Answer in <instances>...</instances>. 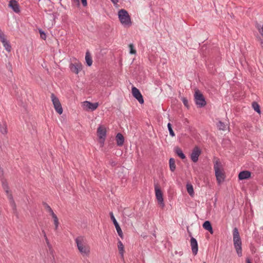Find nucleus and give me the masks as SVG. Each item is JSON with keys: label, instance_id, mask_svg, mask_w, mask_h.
<instances>
[{"label": "nucleus", "instance_id": "obj_1", "mask_svg": "<svg viewBox=\"0 0 263 263\" xmlns=\"http://www.w3.org/2000/svg\"><path fill=\"white\" fill-rule=\"evenodd\" d=\"M75 242L78 250L83 256H88L90 253V248L86 244L84 238L79 236L75 239Z\"/></svg>", "mask_w": 263, "mask_h": 263}, {"label": "nucleus", "instance_id": "obj_2", "mask_svg": "<svg viewBox=\"0 0 263 263\" xmlns=\"http://www.w3.org/2000/svg\"><path fill=\"white\" fill-rule=\"evenodd\" d=\"M233 240L234 242V247L236 250L238 256L239 257L242 256V242L238 230L236 227L234 228L233 230Z\"/></svg>", "mask_w": 263, "mask_h": 263}, {"label": "nucleus", "instance_id": "obj_3", "mask_svg": "<svg viewBox=\"0 0 263 263\" xmlns=\"http://www.w3.org/2000/svg\"><path fill=\"white\" fill-rule=\"evenodd\" d=\"M118 17L121 24L124 27H129L132 25L130 16L126 10H120L118 11Z\"/></svg>", "mask_w": 263, "mask_h": 263}, {"label": "nucleus", "instance_id": "obj_4", "mask_svg": "<svg viewBox=\"0 0 263 263\" xmlns=\"http://www.w3.org/2000/svg\"><path fill=\"white\" fill-rule=\"evenodd\" d=\"M221 163L219 161H216L214 164V168L215 171V176L217 182L219 184L223 181L225 179V175L221 169Z\"/></svg>", "mask_w": 263, "mask_h": 263}, {"label": "nucleus", "instance_id": "obj_5", "mask_svg": "<svg viewBox=\"0 0 263 263\" xmlns=\"http://www.w3.org/2000/svg\"><path fill=\"white\" fill-rule=\"evenodd\" d=\"M194 97L195 103L198 107L201 108L205 106L206 103L205 98L199 90L195 91Z\"/></svg>", "mask_w": 263, "mask_h": 263}, {"label": "nucleus", "instance_id": "obj_6", "mask_svg": "<svg viewBox=\"0 0 263 263\" xmlns=\"http://www.w3.org/2000/svg\"><path fill=\"white\" fill-rule=\"evenodd\" d=\"M155 191L156 199L158 204L163 208L164 207V200L163 198V193L161 189L159 187L157 184H155Z\"/></svg>", "mask_w": 263, "mask_h": 263}, {"label": "nucleus", "instance_id": "obj_7", "mask_svg": "<svg viewBox=\"0 0 263 263\" xmlns=\"http://www.w3.org/2000/svg\"><path fill=\"white\" fill-rule=\"evenodd\" d=\"M51 98L55 111L61 115L63 113V108L59 99L53 93H51Z\"/></svg>", "mask_w": 263, "mask_h": 263}, {"label": "nucleus", "instance_id": "obj_8", "mask_svg": "<svg viewBox=\"0 0 263 263\" xmlns=\"http://www.w3.org/2000/svg\"><path fill=\"white\" fill-rule=\"evenodd\" d=\"M0 41L3 43L4 47L8 52H10L11 46L9 42L6 39L5 35L0 29Z\"/></svg>", "mask_w": 263, "mask_h": 263}, {"label": "nucleus", "instance_id": "obj_9", "mask_svg": "<svg viewBox=\"0 0 263 263\" xmlns=\"http://www.w3.org/2000/svg\"><path fill=\"white\" fill-rule=\"evenodd\" d=\"M109 215L110 216V218H111V220L112 221L114 224L115 225V227L116 228V229L117 231V233H118L119 236L121 238H123V234L122 231L118 222L116 220V219L113 214V213L112 212H110Z\"/></svg>", "mask_w": 263, "mask_h": 263}, {"label": "nucleus", "instance_id": "obj_10", "mask_svg": "<svg viewBox=\"0 0 263 263\" xmlns=\"http://www.w3.org/2000/svg\"><path fill=\"white\" fill-rule=\"evenodd\" d=\"M132 91L133 96L138 101L140 104H143L144 103V100L143 96L139 90L135 87H133Z\"/></svg>", "mask_w": 263, "mask_h": 263}, {"label": "nucleus", "instance_id": "obj_11", "mask_svg": "<svg viewBox=\"0 0 263 263\" xmlns=\"http://www.w3.org/2000/svg\"><path fill=\"white\" fill-rule=\"evenodd\" d=\"M69 68L71 71L73 73L78 74L79 72L82 69V65L79 62L71 63L69 65Z\"/></svg>", "mask_w": 263, "mask_h": 263}, {"label": "nucleus", "instance_id": "obj_12", "mask_svg": "<svg viewBox=\"0 0 263 263\" xmlns=\"http://www.w3.org/2000/svg\"><path fill=\"white\" fill-rule=\"evenodd\" d=\"M83 106L86 110L93 111L97 108L99 106V103L98 102L91 103L86 101L83 102Z\"/></svg>", "mask_w": 263, "mask_h": 263}, {"label": "nucleus", "instance_id": "obj_13", "mask_svg": "<svg viewBox=\"0 0 263 263\" xmlns=\"http://www.w3.org/2000/svg\"><path fill=\"white\" fill-rule=\"evenodd\" d=\"M201 154V151L198 147H195L191 154V159L194 162L198 160V158Z\"/></svg>", "mask_w": 263, "mask_h": 263}, {"label": "nucleus", "instance_id": "obj_14", "mask_svg": "<svg viewBox=\"0 0 263 263\" xmlns=\"http://www.w3.org/2000/svg\"><path fill=\"white\" fill-rule=\"evenodd\" d=\"M191 246L193 255H197L198 251V243L196 239L193 237L191 238Z\"/></svg>", "mask_w": 263, "mask_h": 263}, {"label": "nucleus", "instance_id": "obj_15", "mask_svg": "<svg viewBox=\"0 0 263 263\" xmlns=\"http://www.w3.org/2000/svg\"><path fill=\"white\" fill-rule=\"evenodd\" d=\"M8 5L15 13L20 12V6L16 0H10Z\"/></svg>", "mask_w": 263, "mask_h": 263}, {"label": "nucleus", "instance_id": "obj_16", "mask_svg": "<svg viewBox=\"0 0 263 263\" xmlns=\"http://www.w3.org/2000/svg\"><path fill=\"white\" fill-rule=\"evenodd\" d=\"M97 133L99 139H103V141H105L106 136V130L105 128L99 126L97 129Z\"/></svg>", "mask_w": 263, "mask_h": 263}, {"label": "nucleus", "instance_id": "obj_17", "mask_svg": "<svg viewBox=\"0 0 263 263\" xmlns=\"http://www.w3.org/2000/svg\"><path fill=\"white\" fill-rule=\"evenodd\" d=\"M251 172L248 171H241L238 175V179L241 180L247 179L251 177Z\"/></svg>", "mask_w": 263, "mask_h": 263}, {"label": "nucleus", "instance_id": "obj_18", "mask_svg": "<svg viewBox=\"0 0 263 263\" xmlns=\"http://www.w3.org/2000/svg\"><path fill=\"white\" fill-rule=\"evenodd\" d=\"M116 141L117 145L122 146L124 142V138L121 133H118L116 136Z\"/></svg>", "mask_w": 263, "mask_h": 263}, {"label": "nucleus", "instance_id": "obj_19", "mask_svg": "<svg viewBox=\"0 0 263 263\" xmlns=\"http://www.w3.org/2000/svg\"><path fill=\"white\" fill-rule=\"evenodd\" d=\"M202 227L205 230L209 231L211 234L213 233V228L209 221H205L203 223Z\"/></svg>", "mask_w": 263, "mask_h": 263}, {"label": "nucleus", "instance_id": "obj_20", "mask_svg": "<svg viewBox=\"0 0 263 263\" xmlns=\"http://www.w3.org/2000/svg\"><path fill=\"white\" fill-rule=\"evenodd\" d=\"M118 248L121 256L123 257L124 253V245L122 241L119 239L118 241Z\"/></svg>", "mask_w": 263, "mask_h": 263}, {"label": "nucleus", "instance_id": "obj_21", "mask_svg": "<svg viewBox=\"0 0 263 263\" xmlns=\"http://www.w3.org/2000/svg\"><path fill=\"white\" fill-rule=\"evenodd\" d=\"M0 131L2 134H6L7 133V125L5 121L0 124Z\"/></svg>", "mask_w": 263, "mask_h": 263}, {"label": "nucleus", "instance_id": "obj_22", "mask_svg": "<svg viewBox=\"0 0 263 263\" xmlns=\"http://www.w3.org/2000/svg\"><path fill=\"white\" fill-rule=\"evenodd\" d=\"M85 61L87 65L88 66H90L92 64V60L91 57V55L89 51H87L85 55Z\"/></svg>", "mask_w": 263, "mask_h": 263}, {"label": "nucleus", "instance_id": "obj_23", "mask_svg": "<svg viewBox=\"0 0 263 263\" xmlns=\"http://www.w3.org/2000/svg\"><path fill=\"white\" fill-rule=\"evenodd\" d=\"M170 169L172 172H174L176 170V164L175 159L171 158L169 160Z\"/></svg>", "mask_w": 263, "mask_h": 263}, {"label": "nucleus", "instance_id": "obj_24", "mask_svg": "<svg viewBox=\"0 0 263 263\" xmlns=\"http://www.w3.org/2000/svg\"><path fill=\"white\" fill-rule=\"evenodd\" d=\"M175 153L182 159L185 158V156L183 154L182 151L179 147H177L175 149Z\"/></svg>", "mask_w": 263, "mask_h": 263}, {"label": "nucleus", "instance_id": "obj_25", "mask_svg": "<svg viewBox=\"0 0 263 263\" xmlns=\"http://www.w3.org/2000/svg\"><path fill=\"white\" fill-rule=\"evenodd\" d=\"M217 127L219 130H225L226 129V125L221 121H219L217 123Z\"/></svg>", "mask_w": 263, "mask_h": 263}, {"label": "nucleus", "instance_id": "obj_26", "mask_svg": "<svg viewBox=\"0 0 263 263\" xmlns=\"http://www.w3.org/2000/svg\"><path fill=\"white\" fill-rule=\"evenodd\" d=\"M186 190L190 195L192 196L194 195V189L191 184L187 183L186 184Z\"/></svg>", "mask_w": 263, "mask_h": 263}, {"label": "nucleus", "instance_id": "obj_27", "mask_svg": "<svg viewBox=\"0 0 263 263\" xmlns=\"http://www.w3.org/2000/svg\"><path fill=\"white\" fill-rule=\"evenodd\" d=\"M51 216L53 219L54 224L55 226V230H57L58 228L59 224V219L58 218V217L57 216V215L55 214L51 215Z\"/></svg>", "mask_w": 263, "mask_h": 263}, {"label": "nucleus", "instance_id": "obj_28", "mask_svg": "<svg viewBox=\"0 0 263 263\" xmlns=\"http://www.w3.org/2000/svg\"><path fill=\"white\" fill-rule=\"evenodd\" d=\"M43 205L44 206L47 211L49 212L51 215H52L54 214L51 207L47 203L44 202H43Z\"/></svg>", "mask_w": 263, "mask_h": 263}, {"label": "nucleus", "instance_id": "obj_29", "mask_svg": "<svg viewBox=\"0 0 263 263\" xmlns=\"http://www.w3.org/2000/svg\"><path fill=\"white\" fill-rule=\"evenodd\" d=\"M252 106L255 111L259 114L260 113V106L257 102H253L252 104Z\"/></svg>", "mask_w": 263, "mask_h": 263}, {"label": "nucleus", "instance_id": "obj_30", "mask_svg": "<svg viewBox=\"0 0 263 263\" xmlns=\"http://www.w3.org/2000/svg\"><path fill=\"white\" fill-rule=\"evenodd\" d=\"M167 126L170 136H171L172 137H174L175 136V134L172 129V124L170 123H168Z\"/></svg>", "mask_w": 263, "mask_h": 263}, {"label": "nucleus", "instance_id": "obj_31", "mask_svg": "<svg viewBox=\"0 0 263 263\" xmlns=\"http://www.w3.org/2000/svg\"><path fill=\"white\" fill-rule=\"evenodd\" d=\"M2 186L4 189V190L5 191V192L7 193V194L9 193V186L7 182H5L4 181H3L2 182Z\"/></svg>", "mask_w": 263, "mask_h": 263}, {"label": "nucleus", "instance_id": "obj_32", "mask_svg": "<svg viewBox=\"0 0 263 263\" xmlns=\"http://www.w3.org/2000/svg\"><path fill=\"white\" fill-rule=\"evenodd\" d=\"M129 47L130 48V51L129 53L130 54H136V50L134 49V46L133 44H130L129 45Z\"/></svg>", "mask_w": 263, "mask_h": 263}, {"label": "nucleus", "instance_id": "obj_33", "mask_svg": "<svg viewBox=\"0 0 263 263\" xmlns=\"http://www.w3.org/2000/svg\"><path fill=\"white\" fill-rule=\"evenodd\" d=\"M181 101H182L185 107H186L187 108L189 107V105L188 100H187V98H186L185 97H182Z\"/></svg>", "mask_w": 263, "mask_h": 263}, {"label": "nucleus", "instance_id": "obj_34", "mask_svg": "<svg viewBox=\"0 0 263 263\" xmlns=\"http://www.w3.org/2000/svg\"><path fill=\"white\" fill-rule=\"evenodd\" d=\"M39 33L40 34L41 37L43 40H46V33L43 31L42 30L40 29L39 30Z\"/></svg>", "mask_w": 263, "mask_h": 263}, {"label": "nucleus", "instance_id": "obj_35", "mask_svg": "<svg viewBox=\"0 0 263 263\" xmlns=\"http://www.w3.org/2000/svg\"><path fill=\"white\" fill-rule=\"evenodd\" d=\"M8 198H9V199L10 200L11 203L13 205L14 208H15V204L14 201V200L13 199L12 195L10 194L9 195H8Z\"/></svg>", "mask_w": 263, "mask_h": 263}, {"label": "nucleus", "instance_id": "obj_36", "mask_svg": "<svg viewBox=\"0 0 263 263\" xmlns=\"http://www.w3.org/2000/svg\"><path fill=\"white\" fill-rule=\"evenodd\" d=\"M72 4L73 5L79 7L80 6V1L79 0H72Z\"/></svg>", "mask_w": 263, "mask_h": 263}, {"label": "nucleus", "instance_id": "obj_37", "mask_svg": "<svg viewBox=\"0 0 263 263\" xmlns=\"http://www.w3.org/2000/svg\"><path fill=\"white\" fill-rule=\"evenodd\" d=\"M81 3L83 7H86L87 6V0H81Z\"/></svg>", "mask_w": 263, "mask_h": 263}, {"label": "nucleus", "instance_id": "obj_38", "mask_svg": "<svg viewBox=\"0 0 263 263\" xmlns=\"http://www.w3.org/2000/svg\"><path fill=\"white\" fill-rule=\"evenodd\" d=\"M45 239L46 242V243H47V245L48 247L49 248H50V247H51V245H50V242H49V240H48V239L47 237H46V238H45Z\"/></svg>", "mask_w": 263, "mask_h": 263}, {"label": "nucleus", "instance_id": "obj_39", "mask_svg": "<svg viewBox=\"0 0 263 263\" xmlns=\"http://www.w3.org/2000/svg\"><path fill=\"white\" fill-rule=\"evenodd\" d=\"M110 1L115 5L117 4V3L119 2V0H110Z\"/></svg>", "mask_w": 263, "mask_h": 263}, {"label": "nucleus", "instance_id": "obj_40", "mask_svg": "<svg viewBox=\"0 0 263 263\" xmlns=\"http://www.w3.org/2000/svg\"><path fill=\"white\" fill-rule=\"evenodd\" d=\"M42 233L43 234L44 237L45 238L46 237H47V236H46L45 231L44 230H42Z\"/></svg>", "mask_w": 263, "mask_h": 263}, {"label": "nucleus", "instance_id": "obj_41", "mask_svg": "<svg viewBox=\"0 0 263 263\" xmlns=\"http://www.w3.org/2000/svg\"><path fill=\"white\" fill-rule=\"evenodd\" d=\"M100 142L101 143L102 146H103L104 145V141H103V139H101Z\"/></svg>", "mask_w": 263, "mask_h": 263}, {"label": "nucleus", "instance_id": "obj_42", "mask_svg": "<svg viewBox=\"0 0 263 263\" xmlns=\"http://www.w3.org/2000/svg\"><path fill=\"white\" fill-rule=\"evenodd\" d=\"M247 263H251V261H250V260L249 259H247Z\"/></svg>", "mask_w": 263, "mask_h": 263}, {"label": "nucleus", "instance_id": "obj_43", "mask_svg": "<svg viewBox=\"0 0 263 263\" xmlns=\"http://www.w3.org/2000/svg\"><path fill=\"white\" fill-rule=\"evenodd\" d=\"M261 46L263 48V41L261 42Z\"/></svg>", "mask_w": 263, "mask_h": 263}, {"label": "nucleus", "instance_id": "obj_44", "mask_svg": "<svg viewBox=\"0 0 263 263\" xmlns=\"http://www.w3.org/2000/svg\"><path fill=\"white\" fill-rule=\"evenodd\" d=\"M111 165H112V166H114L115 164L114 162H112V163H111Z\"/></svg>", "mask_w": 263, "mask_h": 263}, {"label": "nucleus", "instance_id": "obj_45", "mask_svg": "<svg viewBox=\"0 0 263 263\" xmlns=\"http://www.w3.org/2000/svg\"><path fill=\"white\" fill-rule=\"evenodd\" d=\"M10 70H11V72H12V67H11V65H10Z\"/></svg>", "mask_w": 263, "mask_h": 263}, {"label": "nucleus", "instance_id": "obj_46", "mask_svg": "<svg viewBox=\"0 0 263 263\" xmlns=\"http://www.w3.org/2000/svg\"><path fill=\"white\" fill-rule=\"evenodd\" d=\"M87 263H90V262H88Z\"/></svg>", "mask_w": 263, "mask_h": 263}, {"label": "nucleus", "instance_id": "obj_47", "mask_svg": "<svg viewBox=\"0 0 263 263\" xmlns=\"http://www.w3.org/2000/svg\"><path fill=\"white\" fill-rule=\"evenodd\" d=\"M203 263H206L205 262H203Z\"/></svg>", "mask_w": 263, "mask_h": 263}]
</instances>
